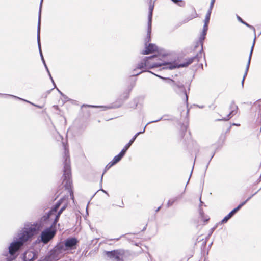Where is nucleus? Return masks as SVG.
Segmentation results:
<instances>
[{
	"label": "nucleus",
	"instance_id": "f257e3e1",
	"mask_svg": "<svg viewBox=\"0 0 261 261\" xmlns=\"http://www.w3.org/2000/svg\"><path fill=\"white\" fill-rule=\"evenodd\" d=\"M38 228L37 224L35 223H27L24 224V227L17 233L9 246L7 261H12L17 257V252L35 234Z\"/></svg>",
	"mask_w": 261,
	"mask_h": 261
},
{
	"label": "nucleus",
	"instance_id": "f03ea898",
	"mask_svg": "<svg viewBox=\"0 0 261 261\" xmlns=\"http://www.w3.org/2000/svg\"><path fill=\"white\" fill-rule=\"evenodd\" d=\"M63 144L64 147L63 181L64 190L63 192L60 193L58 196H60V195H62V196H73V192L72 189V181L71 179V173L69 150L64 143H63Z\"/></svg>",
	"mask_w": 261,
	"mask_h": 261
},
{
	"label": "nucleus",
	"instance_id": "7ed1b4c3",
	"mask_svg": "<svg viewBox=\"0 0 261 261\" xmlns=\"http://www.w3.org/2000/svg\"><path fill=\"white\" fill-rule=\"evenodd\" d=\"M166 62L160 61L156 55L147 57L139 62L136 67L133 70V76H137L148 69H152L161 66L166 67Z\"/></svg>",
	"mask_w": 261,
	"mask_h": 261
},
{
	"label": "nucleus",
	"instance_id": "20e7f679",
	"mask_svg": "<svg viewBox=\"0 0 261 261\" xmlns=\"http://www.w3.org/2000/svg\"><path fill=\"white\" fill-rule=\"evenodd\" d=\"M63 198L60 199L58 201L54 206L48 212L47 214V218L50 220L54 221V225H56L58 221L59 220V217L63 211L66 208V206L64 205L63 206L59 211H57L59 207L61 205L62 201Z\"/></svg>",
	"mask_w": 261,
	"mask_h": 261
},
{
	"label": "nucleus",
	"instance_id": "39448f33",
	"mask_svg": "<svg viewBox=\"0 0 261 261\" xmlns=\"http://www.w3.org/2000/svg\"><path fill=\"white\" fill-rule=\"evenodd\" d=\"M169 83L172 86L173 89L176 93L179 95H185V101L187 103L188 97L183 82L180 81L170 80Z\"/></svg>",
	"mask_w": 261,
	"mask_h": 261
},
{
	"label": "nucleus",
	"instance_id": "423d86ee",
	"mask_svg": "<svg viewBox=\"0 0 261 261\" xmlns=\"http://www.w3.org/2000/svg\"><path fill=\"white\" fill-rule=\"evenodd\" d=\"M56 225H54V222L51 226L45 229L41 233L40 238L41 241L44 244L47 243L50 240H51L56 233Z\"/></svg>",
	"mask_w": 261,
	"mask_h": 261
},
{
	"label": "nucleus",
	"instance_id": "0eeeda50",
	"mask_svg": "<svg viewBox=\"0 0 261 261\" xmlns=\"http://www.w3.org/2000/svg\"><path fill=\"white\" fill-rule=\"evenodd\" d=\"M67 252L63 245V242L58 243L54 248L51 257L55 260H58Z\"/></svg>",
	"mask_w": 261,
	"mask_h": 261
},
{
	"label": "nucleus",
	"instance_id": "6e6552de",
	"mask_svg": "<svg viewBox=\"0 0 261 261\" xmlns=\"http://www.w3.org/2000/svg\"><path fill=\"white\" fill-rule=\"evenodd\" d=\"M194 61H198V58L197 56H194V57L190 58L187 60L186 62H185L183 63L180 64L179 65H176L174 63H166V67H164L163 69H168L170 70H172V69L176 68L187 67L190 64L192 63Z\"/></svg>",
	"mask_w": 261,
	"mask_h": 261
},
{
	"label": "nucleus",
	"instance_id": "1a4fd4ad",
	"mask_svg": "<svg viewBox=\"0 0 261 261\" xmlns=\"http://www.w3.org/2000/svg\"><path fill=\"white\" fill-rule=\"evenodd\" d=\"M106 254L108 257L114 261H123L125 251L122 249L115 250L111 251H107Z\"/></svg>",
	"mask_w": 261,
	"mask_h": 261
},
{
	"label": "nucleus",
	"instance_id": "9d476101",
	"mask_svg": "<svg viewBox=\"0 0 261 261\" xmlns=\"http://www.w3.org/2000/svg\"><path fill=\"white\" fill-rule=\"evenodd\" d=\"M147 35H148L147 34ZM150 40V37L149 38V35H147V37L145 40V49L143 51L142 54L144 55H148L149 54L153 53L158 50V47L154 44L149 43L148 45H147V43L149 42Z\"/></svg>",
	"mask_w": 261,
	"mask_h": 261
},
{
	"label": "nucleus",
	"instance_id": "9b49d317",
	"mask_svg": "<svg viewBox=\"0 0 261 261\" xmlns=\"http://www.w3.org/2000/svg\"><path fill=\"white\" fill-rule=\"evenodd\" d=\"M63 242V245L67 251L73 249L77 243V240L75 238H70L67 239Z\"/></svg>",
	"mask_w": 261,
	"mask_h": 261
},
{
	"label": "nucleus",
	"instance_id": "f8f14e48",
	"mask_svg": "<svg viewBox=\"0 0 261 261\" xmlns=\"http://www.w3.org/2000/svg\"><path fill=\"white\" fill-rule=\"evenodd\" d=\"M162 118H161L160 119H158V120H154V121H150L149 122H148L146 125L144 127L143 129V132H139L138 133H137V134H136L133 137V138L129 141V142L124 146V148L122 150V151H124V152L126 153V151L127 150V149L130 147V146L132 145V144H133V143L134 142V141L135 140V139H136V138L137 137V136L141 134H142L143 133H144L145 132V128L146 127V126L150 124V123H155V122H157L159 121H160L161 120H162Z\"/></svg>",
	"mask_w": 261,
	"mask_h": 261
},
{
	"label": "nucleus",
	"instance_id": "ddd939ff",
	"mask_svg": "<svg viewBox=\"0 0 261 261\" xmlns=\"http://www.w3.org/2000/svg\"><path fill=\"white\" fill-rule=\"evenodd\" d=\"M40 25H41V12L39 10V17H38V22L37 25V44L39 48V53L41 58L42 61L44 60L43 54L41 50V43H40Z\"/></svg>",
	"mask_w": 261,
	"mask_h": 261
},
{
	"label": "nucleus",
	"instance_id": "4468645a",
	"mask_svg": "<svg viewBox=\"0 0 261 261\" xmlns=\"http://www.w3.org/2000/svg\"><path fill=\"white\" fill-rule=\"evenodd\" d=\"M154 8V5H150L149 8V14H148V29H147V34L149 35V38H150V34H151V23H152V13L153 10Z\"/></svg>",
	"mask_w": 261,
	"mask_h": 261
},
{
	"label": "nucleus",
	"instance_id": "2eb2a0df",
	"mask_svg": "<svg viewBox=\"0 0 261 261\" xmlns=\"http://www.w3.org/2000/svg\"><path fill=\"white\" fill-rule=\"evenodd\" d=\"M254 45H255V39L253 41L252 45L251 48V50H250V54H249L248 63L247 64L245 72V73H244V75L242 81V85H243V84H244V82L245 78L246 76V75L247 74V73H248V70H249V68L250 64V61H251V57H252V52H253V50Z\"/></svg>",
	"mask_w": 261,
	"mask_h": 261
},
{
	"label": "nucleus",
	"instance_id": "dca6fc26",
	"mask_svg": "<svg viewBox=\"0 0 261 261\" xmlns=\"http://www.w3.org/2000/svg\"><path fill=\"white\" fill-rule=\"evenodd\" d=\"M37 258V254L32 251H27L23 255L24 261H33Z\"/></svg>",
	"mask_w": 261,
	"mask_h": 261
},
{
	"label": "nucleus",
	"instance_id": "f3484780",
	"mask_svg": "<svg viewBox=\"0 0 261 261\" xmlns=\"http://www.w3.org/2000/svg\"><path fill=\"white\" fill-rule=\"evenodd\" d=\"M250 198L251 197H249L246 200L241 202L236 208H234L232 211H231L228 214V215L231 218L239 209L241 208L242 206H243L247 201L249 200Z\"/></svg>",
	"mask_w": 261,
	"mask_h": 261
},
{
	"label": "nucleus",
	"instance_id": "a211bd4d",
	"mask_svg": "<svg viewBox=\"0 0 261 261\" xmlns=\"http://www.w3.org/2000/svg\"><path fill=\"white\" fill-rule=\"evenodd\" d=\"M250 198L251 197H249L246 200L241 202L236 208H234L232 211H231L228 214V215L231 218L239 209L241 208L242 206H243L247 201L249 200Z\"/></svg>",
	"mask_w": 261,
	"mask_h": 261
},
{
	"label": "nucleus",
	"instance_id": "6ab92c4d",
	"mask_svg": "<svg viewBox=\"0 0 261 261\" xmlns=\"http://www.w3.org/2000/svg\"><path fill=\"white\" fill-rule=\"evenodd\" d=\"M125 154V153L124 152V151L121 150L119 154L116 155L111 161V165H114L119 162Z\"/></svg>",
	"mask_w": 261,
	"mask_h": 261
},
{
	"label": "nucleus",
	"instance_id": "aec40b11",
	"mask_svg": "<svg viewBox=\"0 0 261 261\" xmlns=\"http://www.w3.org/2000/svg\"><path fill=\"white\" fill-rule=\"evenodd\" d=\"M234 107L235 110H232L226 117L223 118L222 119H218L216 120V121H228V120H229V119L232 117V116L234 115L237 113L238 107L234 106Z\"/></svg>",
	"mask_w": 261,
	"mask_h": 261
},
{
	"label": "nucleus",
	"instance_id": "412c9836",
	"mask_svg": "<svg viewBox=\"0 0 261 261\" xmlns=\"http://www.w3.org/2000/svg\"><path fill=\"white\" fill-rule=\"evenodd\" d=\"M237 19L242 23L245 24V25H246L247 27H248V28H249L250 29H252L253 31L254 34V38L253 40L255 39V41L256 37L255 29L254 28V27L252 25H251L248 24L246 22H245L240 17L238 16H237Z\"/></svg>",
	"mask_w": 261,
	"mask_h": 261
},
{
	"label": "nucleus",
	"instance_id": "4be33fe9",
	"mask_svg": "<svg viewBox=\"0 0 261 261\" xmlns=\"http://www.w3.org/2000/svg\"><path fill=\"white\" fill-rule=\"evenodd\" d=\"M176 201V198L175 197H172L166 201H165L163 204L165 205L166 207H169L171 206Z\"/></svg>",
	"mask_w": 261,
	"mask_h": 261
},
{
	"label": "nucleus",
	"instance_id": "5701e85b",
	"mask_svg": "<svg viewBox=\"0 0 261 261\" xmlns=\"http://www.w3.org/2000/svg\"><path fill=\"white\" fill-rule=\"evenodd\" d=\"M116 200L117 202L116 203H114V205L119 207H122L123 206V201L121 198V197H117Z\"/></svg>",
	"mask_w": 261,
	"mask_h": 261
},
{
	"label": "nucleus",
	"instance_id": "b1692460",
	"mask_svg": "<svg viewBox=\"0 0 261 261\" xmlns=\"http://www.w3.org/2000/svg\"><path fill=\"white\" fill-rule=\"evenodd\" d=\"M211 13H212V10H208V11L206 13V16H205V19H204V22L209 23Z\"/></svg>",
	"mask_w": 261,
	"mask_h": 261
},
{
	"label": "nucleus",
	"instance_id": "393cba45",
	"mask_svg": "<svg viewBox=\"0 0 261 261\" xmlns=\"http://www.w3.org/2000/svg\"><path fill=\"white\" fill-rule=\"evenodd\" d=\"M103 194H108L107 193L102 189L97 190L93 196H95L96 195H102Z\"/></svg>",
	"mask_w": 261,
	"mask_h": 261
},
{
	"label": "nucleus",
	"instance_id": "a878e982",
	"mask_svg": "<svg viewBox=\"0 0 261 261\" xmlns=\"http://www.w3.org/2000/svg\"><path fill=\"white\" fill-rule=\"evenodd\" d=\"M83 107H92V108H95V107L102 108L103 109V110H106V109L109 108V107H105V106H93V105H83Z\"/></svg>",
	"mask_w": 261,
	"mask_h": 261
},
{
	"label": "nucleus",
	"instance_id": "bb28decb",
	"mask_svg": "<svg viewBox=\"0 0 261 261\" xmlns=\"http://www.w3.org/2000/svg\"><path fill=\"white\" fill-rule=\"evenodd\" d=\"M208 23H209L207 22H204L202 30V33H204V34H206L207 33Z\"/></svg>",
	"mask_w": 261,
	"mask_h": 261
},
{
	"label": "nucleus",
	"instance_id": "cd10ccee",
	"mask_svg": "<svg viewBox=\"0 0 261 261\" xmlns=\"http://www.w3.org/2000/svg\"><path fill=\"white\" fill-rule=\"evenodd\" d=\"M174 3L178 4L180 6H182L185 3L182 0H171Z\"/></svg>",
	"mask_w": 261,
	"mask_h": 261
},
{
	"label": "nucleus",
	"instance_id": "c85d7f7f",
	"mask_svg": "<svg viewBox=\"0 0 261 261\" xmlns=\"http://www.w3.org/2000/svg\"><path fill=\"white\" fill-rule=\"evenodd\" d=\"M230 218V217L227 215L222 220L221 224L226 223Z\"/></svg>",
	"mask_w": 261,
	"mask_h": 261
},
{
	"label": "nucleus",
	"instance_id": "c756f323",
	"mask_svg": "<svg viewBox=\"0 0 261 261\" xmlns=\"http://www.w3.org/2000/svg\"><path fill=\"white\" fill-rule=\"evenodd\" d=\"M45 69H46V71H47V72L48 73V75L49 76L50 79H51V81H52V82H53V84L54 85V87L55 88L56 87V84H55V82H54V80H53V78L51 77V74H50V72L49 71V70L48 69V67H47V66H45Z\"/></svg>",
	"mask_w": 261,
	"mask_h": 261
},
{
	"label": "nucleus",
	"instance_id": "7c9ffc66",
	"mask_svg": "<svg viewBox=\"0 0 261 261\" xmlns=\"http://www.w3.org/2000/svg\"><path fill=\"white\" fill-rule=\"evenodd\" d=\"M206 35V34H204V33H202V32L201 33V34L200 35V36L199 37V41L201 43H202L203 41L204 40Z\"/></svg>",
	"mask_w": 261,
	"mask_h": 261
},
{
	"label": "nucleus",
	"instance_id": "2f4dec72",
	"mask_svg": "<svg viewBox=\"0 0 261 261\" xmlns=\"http://www.w3.org/2000/svg\"><path fill=\"white\" fill-rule=\"evenodd\" d=\"M199 214H200V215L201 219L202 220H203L204 221H208V219H205H205H204V218H203V215H204V214H203V211H202L201 210H200V211H199Z\"/></svg>",
	"mask_w": 261,
	"mask_h": 261
},
{
	"label": "nucleus",
	"instance_id": "473e14b6",
	"mask_svg": "<svg viewBox=\"0 0 261 261\" xmlns=\"http://www.w3.org/2000/svg\"><path fill=\"white\" fill-rule=\"evenodd\" d=\"M215 2V0H211L208 10H212Z\"/></svg>",
	"mask_w": 261,
	"mask_h": 261
},
{
	"label": "nucleus",
	"instance_id": "72a5a7b5",
	"mask_svg": "<svg viewBox=\"0 0 261 261\" xmlns=\"http://www.w3.org/2000/svg\"><path fill=\"white\" fill-rule=\"evenodd\" d=\"M197 14L195 13V15L194 16H190L189 18H188L185 21V22H187L188 21H189V20H192L193 18H195L197 17Z\"/></svg>",
	"mask_w": 261,
	"mask_h": 261
},
{
	"label": "nucleus",
	"instance_id": "f704fd0d",
	"mask_svg": "<svg viewBox=\"0 0 261 261\" xmlns=\"http://www.w3.org/2000/svg\"><path fill=\"white\" fill-rule=\"evenodd\" d=\"M9 96H11V97H14V98H17V99H20V100H23V101H27V102H29V103H31L30 102H29V101H27V100H24V99H22V98H19V97H17V96H14V95H9Z\"/></svg>",
	"mask_w": 261,
	"mask_h": 261
},
{
	"label": "nucleus",
	"instance_id": "c9c22d12",
	"mask_svg": "<svg viewBox=\"0 0 261 261\" xmlns=\"http://www.w3.org/2000/svg\"><path fill=\"white\" fill-rule=\"evenodd\" d=\"M113 165H111V162H110L106 167V170L109 169L110 167H111Z\"/></svg>",
	"mask_w": 261,
	"mask_h": 261
},
{
	"label": "nucleus",
	"instance_id": "e433bc0d",
	"mask_svg": "<svg viewBox=\"0 0 261 261\" xmlns=\"http://www.w3.org/2000/svg\"><path fill=\"white\" fill-rule=\"evenodd\" d=\"M57 89L58 91V92H59V93L62 96V97H66V95L64 94L60 90H59L58 88H57Z\"/></svg>",
	"mask_w": 261,
	"mask_h": 261
},
{
	"label": "nucleus",
	"instance_id": "4c0bfd02",
	"mask_svg": "<svg viewBox=\"0 0 261 261\" xmlns=\"http://www.w3.org/2000/svg\"><path fill=\"white\" fill-rule=\"evenodd\" d=\"M42 2H43V0H41L40 5V10H39L40 11L41 10V7H42Z\"/></svg>",
	"mask_w": 261,
	"mask_h": 261
},
{
	"label": "nucleus",
	"instance_id": "58836bf2",
	"mask_svg": "<svg viewBox=\"0 0 261 261\" xmlns=\"http://www.w3.org/2000/svg\"><path fill=\"white\" fill-rule=\"evenodd\" d=\"M42 2H43V0H41L40 5V10H39L40 11L41 10V7H42Z\"/></svg>",
	"mask_w": 261,
	"mask_h": 261
},
{
	"label": "nucleus",
	"instance_id": "ea45409f",
	"mask_svg": "<svg viewBox=\"0 0 261 261\" xmlns=\"http://www.w3.org/2000/svg\"><path fill=\"white\" fill-rule=\"evenodd\" d=\"M122 236H121L120 238H116V239H111L110 240H116V241H118V240L120 239V238L121 237H122Z\"/></svg>",
	"mask_w": 261,
	"mask_h": 261
},
{
	"label": "nucleus",
	"instance_id": "a19ab883",
	"mask_svg": "<svg viewBox=\"0 0 261 261\" xmlns=\"http://www.w3.org/2000/svg\"><path fill=\"white\" fill-rule=\"evenodd\" d=\"M214 155V154H213L212 155V156L211 157L210 160V161H209L208 163H210V161H211V160H212V159L213 158ZM208 164H209V163H208V164H207V166H206V168L207 167Z\"/></svg>",
	"mask_w": 261,
	"mask_h": 261
},
{
	"label": "nucleus",
	"instance_id": "79ce46f5",
	"mask_svg": "<svg viewBox=\"0 0 261 261\" xmlns=\"http://www.w3.org/2000/svg\"><path fill=\"white\" fill-rule=\"evenodd\" d=\"M64 99L66 100V101H68V97L67 96H66V97H63Z\"/></svg>",
	"mask_w": 261,
	"mask_h": 261
},
{
	"label": "nucleus",
	"instance_id": "37998d69",
	"mask_svg": "<svg viewBox=\"0 0 261 261\" xmlns=\"http://www.w3.org/2000/svg\"><path fill=\"white\" fill-rule=\"evenodd\" d=\"M42 62H43V64H44L45 67L47 66L46 63H45V60L42 61Z\"/></svg>",
	"mask_w": 261,
	"mask_h": 261
},
{
	"label": "nucleus",
	"instance_id": "c03bdc74",
	"mask_svg": "<svg viewBox=\"0 0 261 261\" xmlns=\"http://www.w3.org/2000/svg\"><path fill=\"white\" fill-rule=\"evenodd\" d=\"M42 62H43V64H44L45 67L47 66L46 63H45V60L42 61Z\"/></svg>",
	"mask_w": 261,
	"mask_h": 261
},
{
	"label": "nucleus",
	"instance_id": "a18cd8bd",
	"mask_svg": "<svg viewBox=\"0 0 261 261\" xmlns=\"http://www.w3.org/2000/svg\"><path fill=\"white\" fill-rule=\"evenodd\" d=\"M42 62H43V64H44L45 67L47 66L46 63H45V60L42 61Z\"/></svg>",
	"mask_w": 261,
	"mask_h": 261
},
{
	"label": "nucleus",
	"instance_id": "49530a36",
	"mask_svg": "<svg viewBox=\"0 0 261 261\" xmlns=\"http://www.w3.org/2000/svg\"><path fill=\"white\" fill-rule=\"evenodd\" d=\"M199 201H200V203H202V202L201 201V197H200L199 198Z\"/></svg>",
	"mask_w": 261,
	"mask_h": 261
},
{
	"label": "nucleus",
	"instance_id": "de8ad7c7",
	"mask_svg": "<svg viewBox=\"0 0 261 261\" xmlns=\"http://www.w3.org/2000/svg\"><path fill=\"white\" fill-rule=\"evenodd\" d=\"M233 125H236V126H239V125H240V124H236V123H233Z\"/></svg>",
	"mask_w": 261,
	"mask_h": 261
},
{
	"label": "nucleus",
	"instance_id": "09e8293b",
	"mask_svg": "<svg viewBox=\"0 0 261 261\" xmlns=\"http://www.w3.org/2000/svg\"><path fill=\"white\" fill-rule=\"evenodd\" d=\"M198 107L199 108H203L204 107H203V106H198Z\"/></svg>",
	"mask_w": 261,
	"mask_h": 261
},
{
	"label": "nucleus",
	"instance_id": "8fccbe9b",
	"mask_svg": "<svg viewBox=\"0 0 261 261\" xmlns=\"http://www.w3.org/2000/svg\"><path fill=\"white\" fill-rule=\"evenodd\" d=\"M103 174H104V173H103V174H102V176H101V180H102V177H103Z\"/></svg>",
	"mask_w": 261,
	"mask_h": 261
},
{
	"label": "nucleus",
	"instance_id": "3c124183",
	"mask_svg": "<svg viewBox=\"0 0 261 261\" xmlns=\"http://www.w3.org/2000/svg\"><path fill=\"white\" fill-rule=\"evenodd\" d=\"M160 207H159L156 211L158 212L160 210Z\"/></svg>",
	"mask_w": 261,
	"mask_h": 261
},
{
	"label": "nucleus",
	"instance_id": "603ef678",
	"mask_svg": "<svg viewBox=\"0 0 261 261\" xmlns=\"http://www.w3.org/2000/svg\"><path fill=\"white\" fill-rule=\"evenodd\" d=\"M234 105V102H232L231 103V106L232 105Z\"/></svg>",
	"mask_w": 261,
	"mask_h": 261
},
{
	"label": "nucleus",
	"instance_id": "864d4df0",
	"mask_svg": "<svg viewBox=\"0 0 261 261\" xmlns=\"http://www.w3.org/2000/svg\"><path fill=\"white\" fill-rule=\"evenodd\" d=\"M1 95H6V94H0Z\"/></svg>",
	"mask_w": 261,
	"mask_h": 261
}]
</instances>
